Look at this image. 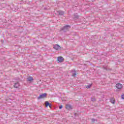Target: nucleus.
Wrapping results in <instances>:
<instances>
[{"mask_svg": "<svg viewBox=\"0 0 124 124\" xmlns=\"http://www.w3.org/2000/svg\"><path fill=\"white\" fill-rule=\"evenodd\" d=\"M71 27L70 25H65L63 28H62V31H63V32H66V31H69V29H70Z\"/></svg>", "mask_w": 124, "mask_h": 124, "instance_id": "obj_1", "label": "nucleus"}, {"mask_svg": "<svg viewBox=\"0 0 124 124\" xmlns=\"http://www.w3.org/2000/svg\"><path fill=\"white\" fill-rule=\"evenodd\" d=\"M47 96V94L46 93H44L39 95V96L37 97V99H41L42 98H45Z\"/></svg>", "mask_w": 124, "mask_h": 124, "instance_id": "obj_2", "label": "nucleus"}, {"mask_svg": "<svg viewBox=\"0 0 124 124\" xmlns=\"http://www.w3.org/2000/svg\"><path fill=\"white\" fill-rule=\"evenodd\" d=\"M57 61H58V62H63V61H64V59H63V57H62V56H60V57H58Z\"/></svg>", "mask_w": 124, "mask_h": 124, "instance_id": "obj_3", "label": "nucleus"}, {"mask_svg": "<svg viewBox=\"0 0 124 124\" xmlns=\"http://www.w3.org/2000/svg\"><path fill=\"white\" fill-rule=\"evenodd\" d=\"M116 87L117 88V89H118L119 90H121V89H122V88H123V85H122V84L121 83H117L116 85Z\"/></svg>", "mask_w": 124, "mask_h": 124, "instance_id": "obj_4", "label": "nucleus"}, {"mask_svg": "<svg viewBox=\"0 0 124 124\" xmlns=\"http://www.w3.org/2000/svg\"><path fill=\"white\" fill-rule=\"evenodd\" d=\"M53 47H54V49H55V50L61 49V46H60V45H55Z\"/></svg>", "mask_w": 124, "mask_h": 124, "instance_id": "obj_5", "label": "nucleus"}, {"mask_svg": "<svg viewBox=\"0 0 124 124\" xmlns=\"http://www.w3.org/2000/svg\"><path fill=\"white\" fill-rule=\"evenodd\" d=\"M66 109L67 110H72V106L71 105H66Z\"/></svg>", "mask_w": 124, "mask_h": 124, "instance_id": "obj_6", "label": "nucleus"}, {"mask_svg": "<svg viewBox=\"0 0 124 124\" xmlns=\"http://www.w3.org/2000/svg\"><path fill=\"white\" fill-rule=\"evenodd\" d=\"M19 86H20L19 82H16L14 84V87L16 89H18V88H19Z\"/></svg>", "mask_w": 124, "mask_h": 124, "instance_id": "obj_7", "label": "nucleus"}, {"mask_svg": "<svg viewBox=\"0 0 124 124\" xmlns=\"http://www.w3.org/2000/svg\"><path fill=\"white\" fill-rule=\"evenodd\" d=\"M57 13H58L59 15H60L61 16H62L64 14V12L62 11H57Z\"/></svg>", "mask_w": 124, "mask_h": 124, "instance_id": "obj_8", "label": "nucleus"}, {"mask_svg": "<svg viewBox=\"0 0 124 124\" xmlns=\"http://www.w3.org/2000/svg\"><path fill=\"white\" fill-rule=\"evenodd\" d=\"M28 82H31V81H33V78L31 77H29L27 78Z\"/></svg>", "mask_w": 124, "mask_h": 124, "instance_id": "obj_9", "label": "nucleus"}, {"mask_svg": "<svg viewBox=\"0 0 124 124\" xmlns=\"http://www.w3.org/2000/svg\"><path fill=\"white\" fill-rule=\"evenodd\" d=\"M76 75V71H72V76H73V77H75Z\"/></svg>", "mask_w": 124, "mask_h": 124, "instance_id": "obj_10", "label": "nucleus"}, {"mask_svg": "<svg viewBox=\"0 0 124 124\" xmlns=\"http://www.w3.org/2000/svg\"><path fill=\"white\" fill-rule=\"evenodd\" d=\"M110 101L111 103H112V104H115V99L114 98H111L110 99Z\"/></svg>", "mask_w": 124, "mask_h": 124, "instance_id": "obj_11", "label": "nucleus"}, {"mask_svg": "<svg viewBox=\"0 0 124 124\" xmlns=\"http://www.w3.org/2000/svg\"><path fill=\"white\" fill-rule=\"evenodd\" d=\"M74 18H75L76 19H79V16H78V14H75L74 15Z\"/></svg>", "mask_w": 124, "mask_h": 124, "instance_id": "obj_12", "label": "nucleus"}, {"mask_svg": "<svg viewBox=\"0 0 124 124\" xmlns=\"http://www.w3.org/2000/svg\"><path fill=\"white\" fill-rule=\"evenodd\" d=\"M46 107H48L50 104V103L48 101H46Z\"/></svg>", "mask_w": 124, "mask_h": 124, "instance_id": "obj_13", "label": "nucleus"}, {"mask_svg": "<svg viewBox=\"0 0 124 124\" xmlns=\"http://www.w3.org/2000/svg\"><path fill=\"white\" fill-rule=\"evenodd\" d=\"M92 86H93V84L88 85L87 87L86 88H87V89H90V88H91V87H92Z\"/></svg>", "mask_w": 124, "mask_h": 124, "instance_id": "obj_14", "label": "nucleus"}, {"mask_svg": "<svg viewBox=\"0 0 124 124\" xmlns=\"http://www.w3.org/2000/svg\"><path fill=\"white\" fill-rule=\"evenodd\" d=\"M95 121H97V120L94 119V118L92 119V123H93V124H94V122H95Z\"/></svg>", "mask_w": 124, "mask_h": 124, "instance_id": "obj_15", "label": "nucleus"}, {"mask_svg": "<svg viewBox=\"0 0 124 124\" xmlns=\"http://www.w3.org/2000/svg\"><path fill=\"white\" fill-rule=\"evenodd\" d=\"M62 107H63V106H62V105H61L59 106V109H62Z\"/></svg>", "mask_w": 124, "mask_h": 124, "instance_id": "obj_16", "label": "nucleus"}, {"mask_svg": "<svg viewBox=\"0 0 124 124\" xmlns=\"http://www.w3.org/2000/svg\"><path fill=\"white\" fill-rule=\"evenodd\" d=\"M92 101H94L95 100V99L94 98H91Z\"/></svg>", "mask_w": 124, "mask_h": 124, "instance_id": "obj_17", "label": "nucleus"}, {"mask_svg": "<svg viewBox=\"0 0 124 124\" xmlns=\"http://www.w3.org/2000/svg\"><path fill=\"white\" fill-rule=\"evenodd\" d=\"M121 97H122V99H124V94H123V95L121 96Z\"/></svg>", "mask_w": 124, "mask_h": 124, "instance_id": "obj_18", "label": "nucleus"}, {"mask_svg": "<svg viewBox=\"0 0 124 124\" xmlns=\"http://www.w3.org/2000/svg\"><path fill=\"white\" fill-rule=\"evenodd\" d=\"M48 106L50 108H52V104H49V105H48Z\"/></svg>", "mask_w": 124, "mask_h": 124, "instance_id": "obj_19", "label": "nucleus"}]
</instances>
